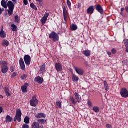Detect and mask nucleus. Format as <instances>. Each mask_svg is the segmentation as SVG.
Listing matches in <instances>:
<instances>
[{"instance_id":"obj_3","label":"nucleus","mask_w":128,"mask_h":128,"mask_svg":"<svg viewBox=\"0 0 128 128\" xmlns=\"http://www.w3.org/2000/svg\"><path fill=\"white\" fill-rule=\"evenodd\" d=\"M49 38H51L52 42H56L58 41L60 39V37L58 36V34L54 31H52L50 34H49Z\"/></svg>"},{"instance_id":"obj_36","label":"nucleus","mask_w":128,"mask_h":128,"mask_svg":"<svg viewBox=\"0 0 128 128\" xmlns=\"http://www.w3.org/2000/svg\"><path fill=\"white\" fill-rule=\"evenodd\" d=\"M72 80H78V77L76 74H72Z\"/></svg>"},{"instance_id":"obj_2","label":"nucleus","mask_w":128,"mask_h":128,"mask_svg":"<svg viewBox=\"0 0 128 128\" xmlns=\"http://www.w3.org/2000/svg\"><path fill=\"white\" fill-rule=\"evenodd\" d=\"M7 6L8 7V14L10 16L12 15L14 10V4L11 0L8 1L7 2Z\"/></svg>"},{"instance_id":"obj_25","label":"nucleus","mask_w":128,"mask_h":128,"mask_svg":"<svg viewBox=\"0 0 128 128\" xmlns=\"http://www.w3.org/2000/svg\"><path fill=\"white\" fill-rule=\"evenodd\" d=\"M63 8V16H68V10L66 6H62Z\"/></svg>"},{"instance_id":"obj_13","label":"nucleus","mask_w":128,"mask_h":128,"mask_svg":"<svg viewBox=\"0 0 128 128\" xmlns=\"http://www.w3.org/2000/svg\"><path fill=\"white\" fill-rule=\"evenodd\" d=\"M0 36L2 38H6V32L4 31V26H1V31L0 32Z\"/></svg>"},{"instance_id":"obj_15","label":"nucleus","mask_w":128,"mask_h":128,"mask_svg":"<svg viewBox=\"0 0 128 128\" xmlns=\"http://www.w3.org/2000/svg\"><path fill=\"white\" fill-rule=\"evenodd\" d=\"M123 44L126 46V52H128V39L124 38L123 40Z\"/></svg>"},{"instance_id":"obj_8","label":"nucleus","mask_w":128,"mask_h":128,"mask_svg":"<svg viewBox=\"0 0 128 128\" xmlns=\"http://www.w3.org/2000/svg\"><path fill=\"white\" fill-rule=\"evenodd\" d=\"M94 6H95V9L96 10H97V12H100V14H104V8L102 6H100V4H96Z\"/></svg>"},{"instance_id":"obj_56","label":"nucleus","mask_w":128,"mask_h":128,"mask_svg":"<svg viewBox=\"0 0 128 128\" xmlns=\"http://www.w3.org/2000/svg\"><path fill=\"white\" fill-rule=\"evenodd\" d=\"M84 61H85L84 62V64H86V66H88V62L86 61V60H84Z\"/></svg>"},{"instance_id":"obj_6","label":"nucleus","mask_w":128,"mask_h":128,"mask_svg":"<svg viewBox=\"0 0 128 128\" xmlns=\"http://www.w3.org/2000/svg\"><path fill=\"white\" fill-rule=\"evenodd\" d=\"M24 62L26 66H30V62H32V58L28 54L25 55L24 57Z\"/></svg>"},{"instance_id":"obj_26","label":"nucleus","mask_w":128,"mask_h":128,"mask_svg":"<svg viewBox=\"0 0 128 128\" xmlns=\"http://www.w3.org/2000/svg\"><path fill=\"white\" fill-rule=\"evenodd\" d=\"M20 79L22 80H28V74H23L20 76Z\"/></svg>"},{"instance_id":"obj_16","label":"nucleus","mask_w":128,"mask_h":128,"mask_svg":"<svg viewBox=\"0 0 128 128\" xmlns=\"http://www.w3.org/2000/svg\"><path fill=\"white\" fill-rule=\"evenodd\" d=\"M74 96H75V98L76 100L78 102H80L82 100V97L78 94L77 92H74Z\"/></svg>"},{"instance_id":"obj_9","label":"nucleus","mask_w":128,"mask_h":128,"mask_svg":"<svg viewBox=\"0 0 128 128\" xmlns=\"http://www.w3.org/2000/svg\"><path fill=\"white\" fill-rule=\"evenodd\" d=\"M54 66L57 72H62V64H60V63H55Z\"/></svg>"},{"instance_id":"obj_31","label":"nucleus","mask_w":128,"mask_h":128,"mask_svg":"<svg viewBox=\"0 0 128 128\" xmlns=\"http://www.w3.org/2000/svg\"><path fill=\"white\" fill-rule=\"evenodd\" d=\"M66 4L69 9L72 10V2L70 0H66Z\"/></svg>"},{"instance_id":"obj_41","label":"nucleus","mask_w":128,"mask_h":128,"mask_svg":"<svg viewBox=\"0 0 128 128\" xmlns=\"http://www.w3.org/2000/svg\"><path fill=\"white\" fill-rule=\"evenodd\" d=\"M111 52L112 54H116V48H113L111 50Z\"/></svg>"},{"instance_id":"obj_50","label":"nucleus","mask_w":128,"mask_h":128,"mask_svg":"<svg viewBox=\"0 0 128 128\" xmlns=\"http://www.w3.org/2000/svg\"><path fill=\"white\" fill-rule=\"evenodd\" d=\"M4 8H0V14H2V12H4Z\"/></svg>"},{"instance_id":"obj_30","label":"nucleus","mask_w":128,"mask_h":128,"mask_svg":"<svg viewBox=\"0 0 128 128\" xmlns=\"http://www.w3.org/2000/svg\"><path fill=\"white\" fill-rule=\"evenodd\" d=\"M92 110L95 112H100V108L96 106H94L92 108Z\"/></svg>"},{"instance_id":"obj_21","label":"nucleus","mask_w":128,"mask_h":128,"mask_svg":"<svg viewBox=\"0 0 128 128\" xmlns=\"http://www.w3.org/2000/svg\"><path fill=\"white\" fill-rule=\"evenodd\" d=\"M4 90L6 96H10V93L8 92V88L5 86L4 88Z\"/></svg>"},{"instance_id":"obj_34","label":"nucleus","mask_w":128,"mask_h":128,"mask_svg":"<svg viewBox=\"0 0 128 128\" xmlns=\"http://www.w3.org/2000/svg\"><path fill=\"white\" fill-rule=\"evenodd\" d=\"M24 122L26 124H30V118L28 116H26L24 118Z\"/></svg>"},{"instance_id":"obj_45","label":"nucleus","mask_w":128,"mask_h":128,"mask_svg":"<svg viewBox=\"0 0 128 128\" xmlns=\"http://www.w3.org/2000/svg\"><path fill=\"white\" fill-rule=\"evenodd\" d=\"M88 104L89 106H92V102L90 100L88 101Z\"/></svg>"},{"instance_id":"obj_37","label":"nucleus","mask_w":128,"mask_h":128,"mask_svg":"<svg viewBox=\"0 0 128 128\" xmlns=\"http://www.w3.org/2000/svg\"><path fill=\"white\" fill-rule=\"evenodd\" d=\"M48 19H46V18H44L42 17L40 20V22H42V24H46V22Z\"/></svg>"},{"instance_id":"obj_47","label":"nucleus","mask_w":128,"mask_h":128,"mask_svg":"<svg viewBox=\"0 0 128 128\" xmlns=\"http://www.w3.org/2000/svg\"><path fill=\"white\" fill-rule=\"evenodd\" d=\"M23 2L24 4H25V6L28 5V0H23Z\"/></svg>"},{"instance_id":"obj_11","label":"nucleus","mask_w":128,"mask_h":128,"mask_svg":"<svg viewBox=\"0 0 128 128\" xmlns=\"http://www.w3.org/2000/svg\"><path fill=\"white\" fill-rule=\"evenodd\" d=\"M94 12V6H90L86 10V12L88 14H92Z\"/></svg>"},{"instance_id":"obj_51","label":"nucleus","mask_w":128,"mask_h":128,"mask_svg":"<svg viewBox=\"0 0 128 128\" xmlns=\"http://www.w3.org/2000/svg\"><path fill=\"white\" fill-rule=\"evenodd\" d=\"M63 16H64V21L66 22V18L68 16V15H63Z\"/></svg>"},{"instance_id":"obj_22","label":"nucleus","mask_w":128,"mask_h":128,"mask_svg":"<svg viewBox=\"0 0 128 128\" xmlns=\"http://www.w3.org/2000/svg\"><path fill=\"white\" fill-rule=\"evenodd\" d=\"M31 128H40V124L36 122H34Z\"/></svg>"},{"instance_id":"obj_10","label":"nucleus","mask_w":128,"mask_h":128,"mask_svg":"<svg viewBox=\"0 0 128 128\" xmlns=\"http://www.w3.org/2000/svg\"><path fill=\"white\" fill-rule=\"evenodd\" d=\"M19 64L22 70H26V65H24V59H22V58H20Z\"/></svg>"},{"instance_id":"obj_12","label":"nucleus","mask_w":128,"mask_h":128,"mask_svg":"<svg viewBox=\"0 0 128 128\" xmlns=\"http://www.w3.org/2000/svg\"><path fill=\"white\" fill-rule=\"evenodd\" d=\"M74 70L76 72V74H80V76H82L84 74V70L80 68H77L74 66Z\"/></svg>"},{"instance_id":"obj_18","label":"nucleus","mask_w":128,"mask_h":128,"mask_svg":"<svg viewBox=\"0 0 128 128\" xmlns=\"http://www.w3.org/2000/svg\"><path fill=\"white\" fill-rule=\"evenodd\" d=\"M2 44L3 46H8V44H10V42L8 40L4 39L2 42Z\"/></svg>"},{"instance_id":"obj_29","label":"nucleus","mask_w":128,"mask_h":128,"mask_svg":"<svg viewBox=\"0 0 128 128\" xmlns=\"http://www.w3.org/2000/svg\"><path fill=\"white\" fill-rule=\"evenodd\" d=\"M11 26L12 27V32H16V28H18V26L14 24H12Z\"/></svg>"},{"instance_id":"obj_38","label":"nucleus","mask_w":128,"mask_h":128,"mask_svg":"<svg viewBox=\"0 0 128 128\" xmlns=\"http://www.w3.org/2000/svg\"><path fill=\"white\" fill-rule=\"evenodd\" d=\"M34 80H44V78L38 76L35 78Z\"/></svg>"},{"instance_id":"obj_33","label":"nucleus","mask_w":128,"mask_h":128,"mask_svg":"<svg viewBox=\"0 0 128 128\" xmlns=\"http://www.w3.org/2000/svg\"><path fill=\"white\" fill-rule=\"evenodd\" d=\"M36 118H44V113H38L36 116Z\"/></svg>"},{"instance_id":"obj_60","label":"nucleus","mask_w":128,"mask_h":128,"mask_svg":"<svg viewBox=\"0 0 128 128\" xmlns=\"http://www.w3.org/2000/svg\"><path fill=\"white\" fill-rule=\"evenodd\" d=\"M0 98H4V96L0 95Z\"/></svg>"},{"instance_id":"obj_42","label":"nucleus","mask_w":128,"mask_h":128,"mask_svg":"<svg viewBox=\"0 0 128 128\" xmlns=\"http://www.w3.org/2000/svg\"><path fill=\"white\" fill-rule=\"evenodd\" d=\"M10 72H14V66H10Z\"/></svg>"},{"instance_id":"obj_17","label":"nucleus","mask_w":128,"mask_h":128,"mask_svg":"<svg viewBox=\"0 0 128 128\" xmlns=\"http://www.w3.org/2000/svg\"><path fill=\"white\" fill-rule=\"evenodd\" d=\"M82 54L85 56H90V50H87L83 51L82 52Z\"/></svg>"},{"instance_id":"obj_27","label":"nucleus","mask_w":128,"mask_h":128,"mask_svg":"<svg viewBox=\"0 0 128 128\" xmlns=\"http://www.w3.org/2000/svg\"><path fill=\"white\" fill-rule=\"evenodd\" d=\"M56 108H62V102L58 101L56 102Z\"/></svg>"},{"instance_id":"obj_5","label":"nucleus","mask_w":128,"mask_h":128,"mask_svg":"<svg viewBox=\"0 0 128 128\" xmlns=\"http://www.w3.org/2000/svg\"><path fill=\"white\" fill-rule=\"evenodd\" d=\"M120 94L122 98H128V90L126 88H123L120 90Z\"/></svg>"},{"instance_id":"obj_40","label":"nucleus","mask_w":128,"mask_h":128,"mask_svg":"<svg viewBox=\"0 0 128 128\" xmlns=\"http://www.w3.org/2000/svg\"><path fill=\"white\" fill-rule=\"evenodd\" d=\"M70 100L74 104H76V100H74V98L70 97Z\"/></svg>"},{"instance_id":"obj_35","label":"nucleus","mask_w":128,"mask_h":128,"mask_svg":"<svg viewBox=\"0 0 128 128\" xmlns=\"http://www.w3.org/2000/svg\"><path fill=\"white\" fill-rule=\"evenodd\" d=\"M30 6L34 10H38V8H36V6L34 4V3H30Z\"/></svg>"},{"instance_id":"obj_57","label":"nucleus","mask_w":128,"mask_h":128,"mask_svg":"<svg viewBox=\"0 0 128 128\" xmlns=\"http://www.w3.org/2000/svg\"><path fill=\"white\" fill-rule=\"evenodd\" d=\"M14 4H16V0H12Z\"/></svg>"},{"instance_id":"obj_44","label":"nucleus","mask_w":128,"mask_h":128,"mask_svg":"<svg viewBox=\"0 0 128 128\" xmlns=\"http://www.w3.org/2000/svg\"><path fill=\"white\" fill-rule=\"evenodd\" d=\"M38 122H40L41 124H46V120L44 119L39 120Z\"/></svg>"},{"instance_id":"obj_4","label":"nucleus","mask_w":128,"mask_h":128,"mask_svg":"<svg viewBox=\"0 0 128 128\" xmlns=\"http://www.w3.org/2000/svg\"><path fill=\"white\" fill-rule=\"evenodd\" d=\"M22 116V111H20V109H17L16 110V114L14 118V122H16L18 120V122H20L22 120V118L20 117Z\"/></svg>"},{"instance_id":"obj_1","label":"nucleus","mask_w":128,"mask_h":128,"mask_svg":"<svg viewBox=\"0 0 128 128\" xmlns=\"http://www.w3.org/2000/svg\"><path fill=\"white\" fill-rule=\"evenodd\" d=\"M8 62L5 60L0 61V68L2 74H6L8 70Z\"/></svg>"},{"instance_id":"obj_48","label":"nucleus","mask_w":128,"mask_h":128,"mask_svg":"<svg viewBox=\"0 0 128 128\" xmlns=\"http://www.w3.org/2000/svg\"><path fill=\"white\" fill-rule=\"evenodd\" d=\"M76 6H77V8H80V6H82V4L78 3Z\"/></svg>"},{"instance_id":"obj_43","label":"nucleus","mask_w":128,"mask_h":128,"mask_svg":"<svg viewBox=\"0 0 128 128\" xmlns=\"http://www.w3.org/2000/svg\"><path fill=\"white\" fill-rule=\"evenodd\" d=\"M22 128H30V126L26 124H24L22 126Z\"/></svg>"},{"instance_id":"obj_62","label":"nucleus","mask_w":128,"mask_h":128,"mask_svg":"<svg viewBox=\"0 0 128 128\" xmlns=\"http://www.w3.org/2000/svg\"><path fill=\"white\" fill-rule=\"evenodd\" d=\"M6 0V2H8V0Z\"/></svg>"},{"instance_id":"obj_24","label":"nucleus","mask_w":128,"mask_h":128,"mask_svg":"<svg viewBox=\"0 0 128 128\" xmlns=\"http://www.w3.org/2000/svg\"><path fill=\"white\" fill-rule=\"evenodd\" d=\"M6 122H12V117H10V116L7 115L6 118Z\"/></svg>"},{"instance_id":"obj_53","label":"nucleus","mask_w":128,"mask_h":128,"mask_svg":"<svg viewBox=\"0 0 128 128\" xmlns=\"http://www.w3.org/2000/svg\"><path fill=\"white\" fill-rule=\"evenodd\" d=\"M126 11V12H128V6H126L125 8Z\"/></svg>"},{"instance_id":"obj_32","label":"nucleus","mask_w":128,"mask_h":128,"mask_svg":"<svg viewBox=\"0 0 128 128\" xmlns=\"http://www.w3.org/2000/svg\"><path fill=\"white\" fill-rule=\"evenodd\" d=\"M104 84L105 90H106V92H108V88H109L108 86V82H106V81H104Z\"/></svg>"},{"instance_id":"obj_14","label":"nucleus","mask_w":128,"mask_h":128,"mask_svg":"<svg viewBox=\"0 0 128 128\" xmlns=\"http://www.w3.org/2000/svg\"><path fill=\"white\" fill-rule=\"evenodd\" d=\"M28 84L25 83L22 86V92H28Z\"/></svg>"},{"instance_id":"obj_59","label":"nucleus","mask_w":128,"mask_h":128,"mask_svg":"<svg viewBox=\"0 0 128 128\" xmlns=\"http://www.w3.org/2000/svg\"><path fill=\"white\" fill-rule=\"evenodd\" d=\"M42 0H36V2H42Z\"/></svg>"},{"instance_id":"obj_58","label":"nucleus","mask_w":128,"mask_h":128,"mask_svg":"<svg viewBox=\"0 0 128 128\" xmlns=\"http://www.w3.org/2000/svg\"><path fill=\"white\" fill-rule=\"evenodd\" d=\"M124 8H120V12H124Z\"/></svg>"},{"instance_id":"obj_28","label":"nucleus","mask_w":128,"mask_h":128,"mask_svg":"<svg viewBox=\"0 0 128 128\" xmlns=\"http://www.w3.org/2000/svg\"><path fill=\"white\" fill-rule=\"evenodd\" d=\"M14 22H16V24H20V19H18V15H16L14 16Z\"/></svg>"},{"instance_id":"obj_19","label":"nucleus","mask_w":128,"mask_h":128,"mask_svg":"<svg viewBox=\"0 0 128 128\" xmlns=\"http://www.w3.org/2000/svg\"><path fill=\"white\" fill-rule=\"evenodd\" d=\"M46 72V65L42 64L40 66V74H43Z\"/></svg>"},{"instance_id":"obj_52","label":"nucleus","mask_w":128,"mask_h":128,"mask_svg":"<svg viewBox=\"0 0 128 128\" xmlns=\"http://www.w3.org/2000/svg\"><path fill=\"white\" fill-rule=\"evenodd\" d=\"M36 82H38V84H42V82H44L43 80H36Z\"/></svg>"},{"instance_id":"obj_46","label":"nucleus","mask_w":128,"mask_h":128,"mask_svg":"<svg viewBox=\"0 0 128 128\" xmlns=\"http://www.w3.org/2000/svg\"><path fill=\"white\" fill-rule=\"evenodd\" d=\"M106 128H112V125L110 124H107L106 125Z\"/></svg>"},{"instance_id":"obj_39","label":"nucleus","mask_w":128,"mask_h":128,"mask_svg":"<svg viewBox=\"0 0 128 128\" xmlns=\"http://www.w3.org/2000/svg\"><path fill=\"white\" fill-rule=\"evenodd\" d=\"M48 16H50V14L48 12H45L42 18H46V20H48Z\"/></svg>"},{"instance_id":"obj_23","label":"nucleus","mask_w":128,"mask_h":128,"mask_svg":"<svg viewBox=\"0 0 128 128\" xmlns=\"http://www.w3.org/2000/svg\"><path fill=\"white\" fill-rule=\"evenodd\" d=\"M70 29L71 30H76L78 29V26L75 24H72L70 26Z\"/></svg>"},{"instance_id":"obj_49","label":"nucleus","mask_w":128,"mask_h":128,"mask_svg":"<svg viewBox=\"0 0 128 128\" xmlns=\"http://www.w3.org/2000/svg\"><path fill=\"white\" fill-rule=\"evenodd\" d=\"M14 76H16V72H14L12 74V78H14Z\"/></svg>"},{"instance_id":"obj_55","label":"nucleus","mask_w":128,"mask_h":128,"mask_svg":"<svg viewBox=\"0 0 128 128\" xmlns=\"http://www.w3.org/2000/svg\"><path fill=\"white\" fill-rule=\"evenodd\" d=\"M107 54H108V56H112V52H107Z\"/></svg>"},{"instance_id":"obj_54","label":"nucleus","mask_w":128,"mask_h":128,"mask_svg":"<svg viewBox=\"0 0 128 128\" xmlns=\"http://www.w3.org/2000/svg\"><path fill=\"white\" fill-rule=\"evenodd\" d=\"M2 112V108L0 106V114Z\"/></svg>"},{"instance_id":"obj_20","label":"nucleus","mask_w":128,"mask_h":128,"mask_svg":"<svg viewBox=\"0 0 128 128\" xmlns=\"http://www.w3.org/2000/svg\"><path fill=\"white\" fill-rule=\"evenodd\" d=\"M1 6L4 8H8V4H6V0H2L1 1Z\"/></svg>"},{"instance_id":"obj_7","label":"nucleus","mask_w":128,"mask_h":128,"mask_svg":"<svg viewBox=\"0 0 128 128\" xmlns=\"http://www.w3.org/2000/svg\"><path fill=\"white\" fill-rule=\"evenodd\" d=\"M38 102V99H36V95H34L32 96V99L30 100V104L32 106H36Z\"/></svg>"},{"instance_id":"obj_61","label":"nucleus","mask_w":128,"mask_h":128,"mask_svg":"<svg viewBox=\"0 0 128 128\" xmlns=\"http://www.w3.org/2000/svg\"><path fill=\"white\" fill-rule=\"evenodd\" d=\"M120 14H122V12L121 11V12H120Z\"/></svg>"}]
</instances>
